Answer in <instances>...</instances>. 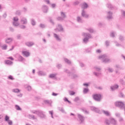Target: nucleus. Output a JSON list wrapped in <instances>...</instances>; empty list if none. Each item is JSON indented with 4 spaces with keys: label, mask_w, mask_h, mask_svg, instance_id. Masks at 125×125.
I'll return each mask as SVG.
<instances>
[{
    "label": "nucleus",
    "mask_w": 125,
    "mask_h": 125,
    "mask_svg": "<svg viewBox=\"0 0 125 125\" xmlns=\"http://www.w3.org/2000/svg\"><path fill=\"white\" fill-rule=\"evenodd\" d=\"M99 59H100L104 63H109L111 61L109 57L105 54L100 56Z\"/></svg>",
    "instance_id": "1"
},
{
    "label": "nucleus",
    "mask_w": 125,
    "mask_h": 125,
    "mask_svg": "<svg viewBox=\"0 0 125 125\" xmlns=\"http://www.w3.org/2000/svg\"><path fill=\"white\" fill-rule=\"evenodd\" d=\"M82 35L84 37L83 39V42L84 43H87L88 42L89 39H91V35L89 33H83Z\"/></svg>",
    "instance_id": "2"
},
{
    "label": "nucleus",
    "mask_w": 125,
    "mask_h": 125,
    "mask_svg": "<svg viewBox=\"0 0 125 125\" xmlns=\"http://www.w3.org/2000/svg\"><path fill=\"white\" fill-rule=\"evenodd\" d=\"M115 105L117 107H119V108H120V109H125V104L123 103L122 102H116L115 103Z\"/></svg>",
    "instance_id": "3"
},
{
    "label": "nucleus",
    "mask_w": 125,
    "mask_h": 125,
    "mask_svg": "<svg viewBox=\"0 0 125 125\" xmlns=\"http://www.w3.org/2000/svg\"><path fill=\"white\" fill-rule=\"evenodd\" d=\"M102 96L101 94H96L93 95V98L95 101H98V102H100L101 101V98Z\"/></svg>",
    "instance_id": "4"
},
{
    "label": "nucleus",
    "mask_w": 125,
    "mask_h": 125,
    "mask_svg": "<svg viewBox=\"0 0 125 125\" xmlns=\"http://www.w3.org/2000/svg\"><path fill=\"white\" fill-rule=\"evenodd\" d=\"M81 16L83 17V18H86L87 19L89 17V15L86 13V11L84 10H82L81 12Z\"/></svg>",
    "instance_id": "5"
},
{
    "label": "nucleus",
    "mask_w": 125,
    "mask_h": 125,
    "mask_svg": "<svg viewBox=\"0 0 125 125\" xmlns=\"http://www.w3.org/2000/svg\"><path fill=\"white\" fill-rule=\"evenodd\" d=\"M18 20L19 19L17 17H14L13 25L15 27H18V26H19L20 24L19 22H18Z\"/></svg>",
    "instance_id": "6"
},
{
    "label": "nucleus",
    "mask_w": 125,
    "mask_h": 125,
    "mask_svg": "<svg viewBox=\"0 0 125 125\" xmlns=\"http://www.w3.org/2000/svg\"><path fill=\"white\" fill-rule=\"evenodd\" d=\"M107 19L108 20H111L113 19V13L111 11H109L107 13Z\"/></svg>",
    "instance_id": "7"
},
{
    "label": "nucleus",
    "mask_w": 125,
    "mask_h": 125,
    "mask_svg": "<svg viewBox=\"0 0 125 125\" xmlns=\"http://www.w3.org/2000/svg\"><path fill=\"white\" fill-rule=\"evenodd\" d=\"M90 109L91 111H93L94 112H95L96 113H98L99 114H100L101 111L100 110H99V108L97 107H95V106H91Z\"/></svg>",
    "instance_id": "8"
},
{
    "label": "nucleus",
    "mask_w": 125,
    "mask_h": 125,
    "mask_svg": "<svg viewBox=\"0 0 125 125\" xmlns=\"http://www.w3.org/2000/svg\"><path fill=\"white\" fill-rule=\"evenodd\" d=\"M78 117L79 119L81 124H83V123L84 122V117L82 115L78 114Z\"/></svg>",
    "instance_id": "9"
},
{
    "label": "nucleus",
    "mask_w": 125,
    "mask_h": 125,
    "mask_svg": "<svg viewBox=\"0 0 125 125\" xmlns=\"http://www.w3.org/2000/svg\"><path fill=\"white\" fill-rule=\"evenodd\" d=\"M20 21L21 24H23L24 25H26L28 23V21L25 18H21Z\"/></svg>",
    "instance_id": "10"
},
{
    "label": "nucleus",
    "mask_w": 125,
    "mask_h": 125,
    "mask_svg": "<svg viewBox=\"0 0 125 125\" xmlns=\"http://www.w3.org/2000/svg\"><path fill=\"white\" fill-rule=\"evenodd\" d=\"M88 7V5L87 3L85 2H83L82 4V8L83 10H84V9H86Z\"/></svg>",
    "instance_id": "11"
},
{
    "label": "nucleus",
    "mask_w": 125,
    "mask_h": 125,
    "mask_svg": "<svg viewBox=\"0 0 125 125\" xmlns=\"http://www.w3.org/2000/svg\"><path fill=\"white\" fill-rule=\"evenodd\" d=\"M42 9L44 13H47V11L48 10V7L46 5H43L42 7Z\"/></svg>",
    "instance_id": "12"
},
{
    "label": "nucleus",
    "mask_w": 125,
    "mask_h": 125,
    "mask_svg": "<svg viewBox=\"0 0 125 125\" xmlns=\"http://www.w3.org/2000/svg\"><path fill=\"white\" fill-rule=\"evenodd\" d=\"M38 116H39L40 118H42V119H43V118H45V115L44 114H43V112L41 110H40L39 111V114H38Z\"/></svg>",
    "instance_id": "13"
},
{
    "label": "nucleus",
    "mask_w": 125,
    "mask_h": 125,
    "mask_svg": "<svg viewBox=\"0 0 125 125\" xmlns=\"http://www.w3.org/2000/svg\"><path fill=\"white\" fill-rule=\"evenodd\" d=\"M35 43L33 42H25V45H27V46H28V47H31V46H33Z\"/></svg>",
    "instance_id": "14"
},
{
    "label": "nucleus",
    "mask_w": 125,
    "mask_h": 125,
    "mask_svg": "<svg viewBox=\"0 0 125 125\" xmlns=\"http://www.w3.org/2000/svg\"><path fill=\"white\" fill-rule=\"evenodd\" d=\"M110 88L112 91H114V90H116L117 88H119V85L118 84H115L113 86H112L110 87Z\"/></svg>",
    "instance_id": "15"
},
{
    "label": "nucleus",
    "mask_w": 125,
    "mask_h": 125,
    "mask_svg": "<svg viewBox=\"0 0 125 125\" xmlns=\"http://www.w3.org/2000/svg\"><path fill=\"white\" fill-rule=\"evenodd\" d=\"M77 21L78 23H83V18L82 17L78 16L77 18Z\"/></svg>",
    "instance_id": "16"
},
{
    "label": "nucleus",
    "mask_w": 125,
    "mask_h": 125,
    "mask_svg": "<svg viewBox=\"0 0 125 125\" xmlns=\"http://www.w3.org/2000/svg\"><path fill=\"white\" fill-rule=\"evenodd\" d=\"M110 124H112V125H116L117 124V122L116 121V120L114 118H111L110 119Z\"/></svg>",
    "instance_id": "17"
},
{
    "label": "nucleus",
    "mask_w": 125,
    "mask_h": 125,
    "mask_svg": "<svg viewBox=\"0 0 125 125\" xmlns=\"http://www.w3.org/2000/svg\"><path fill=\"white\" fill-rule=\"evenodd\" d=\"M102 112H103V113L105 115L107 116V117H109L110 116H111V114L110 113V112H109V111H105L104 110H102Z\"/></svg>",
    "instance_id": "18"
},
{
    "label": "nucleus",
    "mask_w": 125,
    "mask_h": 125,
    "mask_svg": "<svg viewBox=\"0 0 125 125\" xmlns=\"http://www.w3.org/2000/svg\"><path fill=\"white\" fill-rule=\"evenodd\" d=\"M22 54H23L24 56H25V57H29V56H30V53L28 51H22Z\"/></svg>",
    "instance_id": "19"
},
{
    "label": "nucleus",
    "mask_w": 125,
    "mask_h": 125,
    "mask_svg": "<svg viewBox=\"0 0 125 125\" xmlns=\"http://www.w3.org/2000/svg\"><path fill=\"white\" fill-rule=\"evenodd\" d=\"M40 110H31V113H32V114H35L36 115H37V116H39V114H40Z\"/></svg>",
    "instance_id": "20"
},
{
    "label": "nucleus",
    "mask_w": 125,
    "mask_h": 125,
    "mask_svg": "<svg viewBox=\"0 0 125 125\" xmlns=\"http://www.w3.org/2000/svg\"><path fill=\"white\" fill-rule=\"evenodd\" d=\"M55 30L56 31L58 30V31H60V32H62L63 31V27H62V25L59 24L58 28L56 29Z\"/></svg>",
    "instance_id": "21"
},
{
    "label": "nucleus",
    "mask_w": 125,
    "mask_h": 125,
    "mask_svg": "<svg viewBox=\"0 0 125 125\" xmlns=\"http://www.w3.org/2000/svg\"><path fill=\"white\" fill-rule=\"evenodd\" d=\"M54 37L58 42H61V39H60V38L57 34L54 33Z\"/></svg>",
    "instance_id": "22"
},
{
    "label": "nucleus",
    "mask_w": 125,
    "mask_h": 125,
    "mask_svg": "<svg viewBox=\"0 0 125 125\" xmlns=\"http://www.w3.org/2000/svg\"><path fill=\"white\" fill-rule=\"evenodd\" d=\"M28 118L29 119H32V120H37V117L35 116L34 115H28Z\"/></svg>",
    "instance_id": "23"
},
{
    "label": "nucleus",
    "mask_w": 125,
    "mask_h": 125,
    "mask_svg": "<svg viewBox=\"0 0 125 125\" xmlns=\"http://www.w3.org/2000/svg\"><path fill=\"white\" fill-rule=\"evenodd\" d=\"M38 74L39 76H45L46 75V73L42 71H39Z\"/></svg>",
    "instance_id": "24"
},
{
    "label": "nucleus",
    "mask_w": 125,
    "mask_h": 125,
    "mask_svg": "<svg viewBox=\"0 0 125 125\" xmlns=\"http://www.w3.org/2000/svg\"><path fill=\"white\" fill-rule=\"evenodd\" d=\"M12 41H13V38H8L6 40L5 42L6 43H10Z\"/></svg>",
    "instance_id": "25"
},
{
    "label": "nucleus",
    "mask_w": 125,
    "mask_h": 125,
    "mask_svg": "<svg viewBox=\"0 0 125 125\" xmlns=\"http://www.w3.org/2000/svg\"><path fill=\"white\" fill-rule=\"evenodd\" d=\"M5 63L7 65H12L13 62L12 61H11L6 60V61H5Z\"/></svg>",
    "instance_id": "26"
},
{
    "label": "nucleus",
    "mask_w": 125,
    "mask_h": 125,
    "mask_svg": "<svg viewBox=\"0 0 125 125\" xmlns=\"http://www.w3.org/2000/svg\"><path fill=\"white\" fill-rule=\"evenodd\" d=\"M56 76H57V74H51L49 76V78H50V79H53V78H55Z\"/></svg>",
    "instance_id": "27"
},
{
    "label": "nucleus",
    "mask_w": 125,
    "mask_h": 125,
    "mask_svg": "<svg viewBox=\"0 0 125 125\" xmlns=\"http://www.w3.org/2000/svg\"><path fill=\"white\" fill-rule=\"evenodd\" d=\"M64 62H65V63H66L67 64H68L69 65H70V64H71V61L67 58H64Z\"/></svg>",
    "instance_id": "28"
},
{
    "label": "nucleus",
    "mask_w": 125,
    "mask_h": 125,
    "mask_svg": "<svg viewBox=\"0 0 125 125\" xmlns=\"http://www.w3.org/2000/svg\"><path fill=\"white\" fill-rule=\"evenodd\" d=\"M94 69L96 71H97V72H100V71H101V68H100V67L95 66L94 67Z\"/></svg>",
    "instance_id": "29"
},
{
    "label": "nucleus",
    "mask_w": 125,
    "mask_h": 125,
    "mask_svg": "<svg viewBox=\"0 0 125 125\" xmlns=\"http://www.w3.org/2000/svg\"><path fill=\"white\" fill-rule=\"evenodd\" d=\"M25 87L27 89V90L28 91H30V90H32V87L30 85H25Z\"/></svg>",
    "instance_id": "30"
},
{
    "label": "nucleus",
    "mask_w": 125,
    "mask_h": 125,
    "mask_svg": "<svg viewBox=\"0 0 125 125\" xmlns=\"http://www.w3.org/2000/svg\"><path fill=\"white\" fill-rule=\"evenodd\" d=\"M13 92H15V93H18V92H20V90L19 89L16 88V89H13L12 90Z\"/></svg>",
    "instance_id": "31"
},
{
    "label": "nucleus",
    "mask_w": 125,
    "mask_h": 125,
    "mask_svg": "<svg viewBox=\"0 0 125 125\" xmlns=\"http://www.w3.org/2000/svg\"><path fill=\"white\" fill-rule=\"evenodd\" d=\"M88 89L86 88H84L83 90V93L84 94H86V93H87V92H88Z\"/></svg>",
    "instance_id": "32"
},
{
    "label": "nucleus",
    "mask_w": 125,
    "mask_h": 125,
    "mask_svg": "<svg viewBox=\"0 0 125 125\" xmlns=\"http://www.w3.org/2000/svg\"><path fill=\"white\" fill-rule=\"evenodd\" d=\"M15 107V109L17 110V111H21L22 110V109H21L20 108V106H19V105H16Z\"/></svg>",
    "instance_id": "33"
},
{
    "label": "nucleus",
    "mask_w": 125,
    "mask_h": 125,
    "mask_svg": "<svg viewBox=\"0 0 125 125\" xmlns=\"http://www.w3.org/2000/svg\"><path fill=\"white\" fill-rule=\"evenodd\" d=\"M61 15L62 17L63 18V19H65V18H66V15L65 14V13L61 12Z\"/></svg>",
    "instance_id": "34"
},
{
    "label": "nucleus",
    "mask_w": 125,
    "mask_h": 125,
    "mask_svg": "<svg viewBox=\"0 0 125 125\" xmlns=\"http://www.w3.org/2000/svg\"><path fill=\"white\" fill-rule=\"evenodd\" d=\"M49 115H51L52 119H54V117H53V110L49 111Z\"/></svg>",
    "instance_id": "35"
},
{
    "label": "nucleus",
    "mask_w": 125,
    "mask_h": 125,
    "mask_svg": "<svg viewBox=\"0 0 125 125\" xmlns=\"http://www.w3.org/2000/svg\"><path fill=\"white\" fill-rule=\"evenodd\" d=\"M31 23L32 26H35V25H36V21H35V20L32 19L31 21Z\"/></svg>",
    "instance_id": "36"
},
{
    "label": "nucleus",
    "mask_w": 125,
    "mask_h": 125,
    "mask_svg": "<svg viewBox=\"0 0 125 125\" xmlns=\"http://www.w3.org/2000/svg\"><path fill=\"white\" fill-rule=\"evenodd\" d=\"M18 60H19V61L22 62V61H24V58H23L22 56H20L19 57Z\"/></svg>",
    "instance_id": "37"
},
{
    "label": "nucleus",
    "mask_w": 125,
    "mask_h": 125,
    "mask_svg": "<svg viewBox=\"0 0 125 125\" xmlns=\"http://www.w3.org/2000/svg\"><path fill=\"white\" fill-rule=\"evenodd\" d=\"M107 7H108V8H109L110 9H112V8H113V5H112V4H111L110 3H108L106 5Z\"/></svg>",
    "instance_id": "38"
},
{
    "label": "nucleus",
    "mask_w": 125,
    "mask_h": 125,
    "mask_svg": "<svg viewBox=\"0 0 125 125\" xmlns=\"http://www.w3.org/2000/svg\"><path fill=\"white\" fill-rule=\"evenodd\" d=\"M87 30L88 31V32H89V33H94V30L91 28H89L87 29Z\"/></svg>",
    "instance_id": "39"
},
{
    "label": "nucleus",
    "mask_w": 125,
    "mask_h": 125,
    "mask_svg": "<svg viewBox=\"0 0 125 125\" xmlns=\"http://www.w3.org/2000/svg\"><path fill=\"white\" fill-rule=\"evenodd\" d=\"M105 124L107 125H109L110 124H111V121L108 119H106L105 121Z\"/></svg>",
    "instance_id": "40"
},
{
    "label": "nucleus",
    "mask_w": 125,
    "mask_h": 125,
    "mask_svg": "<svg viewBox=\"0 0 125 125\" xmlns=\"http://www.w3.org/2000/svg\"><path fill=\"white\" fill-rule=\"evenodd\" d=\"M59 111H61L62 113H65V110L62 107H58Z\"/></svg>",
    "instance_id": "41"
},
{
    "label": "nucleus",
    "mask_w": 125,
    "mask_h": 125,
    "mask_svg": "<svg viewBox=\"0 0 125 125\" xmlns=\"http://www.w3.org/2000/svg\"><path fill=\"white\" fill-rule=\"evenodd\" d=\"M93 74L95 75L96 77H98V76H100V75H101V73L100 72L97 73V72H94Z\"/></svg>",
    "instance_id": "42"
},
{
    "label": "nucleus",
    "mask_w": 125,
    "mask_h": 125,
    "mask_svg": "<svg viewBox=\"0 0 125 125\" xmlns=\"http://www.w3.org/2000/svg\"><path fill=\"white\" fill-rule=\"evenodd\" d=\"M2 49L5 50L7 48V45H3L2 46H1Z\"/></svg>",
    "instance_id": "43"
},
{
    "label": "nucleus",
    "mask_w": 125,
    "mask_h": 125,
    "mask_svg": "<svg viewBox=\"0 0 125 125\" xmlns=\"http://www.w3.org/2000/svg\"><path fill=\"white\" fill-rule=\"evenodd\" d=\"M64 72L65 73H67V74H68V75L69 76H70V74H71V72H70V71H69V70H68V69H64Z\"/></svg>",
    "instance_id": "44"
},
{
    "label": "nucleus",
    "mask_w": 125,
    "mask_h": 125,
    "mask_svg": "<svg viewBox=\"0 0 125 125\" xmlns=\"http://www.w3.org/2000/svg\"><path fill=\"white\" fill-rule=\"evenodd\" d=\"M115 35H116V33L114 32H111L110 33V37H112V38H114Z\"/></svg>",
    "instance_id": "45"
},
{
    "label": "nucleus",
    "mask_w": 125,
    "mask_h": 125,
    "mask_svg": "<svg viewBox=\"0 0 125 125\" xmlns=\"http://www.w3.org/2000/svg\"><path fill=\"white\" fill-rule=\"evenodd\" d=\"M39 26L40 27V28H42V29H43L44 28H45V27H46L45 25H44L42 23H41L40 24Z\"/></svg>",
    "instance_id": "46"
},
{
    "label": "nucleus",
    "mask_w": 125,
    "mask_h": 125,
    "mask_svg": "<svg viewBox=\"0 0 125 125\" xmlns=\"http://www.w3.org/2000/svg\"><path fill=\"white\" fill-rule=\"evenodd\" d=\"M57 19L58 21H63V20H64V19L61 17H58Z\"/></svg>",
    "instance_id": "47"
},
{
    "label": "nucleus",
    "mask_w": 125,
    "mask_h": 125,
    "mask_svg": "<svg viewBox=\"0 0 125 125\" xmlns=\"http://www.w3.org/2000/svg\"><path fill=\"white\" fill-rule=\"evenodd\" d=\"M115 116L117 118H120L121 117V114L119 112L115 113Z\"/></svg>",
    "instance_id": "48"
},
{
    "label": "nucleus",
    "mask_w": 125,
    "mask_h": 125,
    "mask_svg": "<svg viewBox=\"0 0 125 125\" xmlns=\"http://www.w3.org/2000/svg\"><path fill=\"white\" fill-rule=\"evenodd\" d=\"M83 113H84V114H89L88 111L86 110V109H83Z\"/></svg>",
    "instance_id": "49"
},
{
    "label": "nucleus",
    "mask_w": 125,
    "mask_h": 125,
    "mask_svg": "<svg viewBox=\"0 0 125 125\" xmlns=\"http://www.w3.org/2000/svg\"><path fill=\"white\" fill-rule=\"evenodd\" d=\"M5 122H8V121H9V117H8V116L6 115L5 117Z\"/></svg>",
    "instance_id": "50"
},
{
    "label": "nucleus",
    "mask_w": 125,
    "mask_h": 125,
    "mask_svg": "<svg viewBox=\"0 0 125 125\" xmlns=\"http://www.w3.org/2000/svg\"><path fill=\"white\" fill-rule=\"evenodd\" d=\"M107 70L108 71V72H109L110 73H112L114 70L113 69V68H108L107 69Z\"/></svg>",
    "instance_id": "51"
},
{
    "label": "nucleus",
    "mask_w": 125,
    "mask_h": 125,
    "mask_svg": "<svg viewBox=\"0 0 125 125\" xmlns=\"http://www.w3.org/2000/svg\"><path fill=\"white\" fill-rule=\"evenodd\" d=\"M122 15H123L125 18V11L124 10L121 11Z\"/></svg>",
    "instance_id": "52"
},
{
    "label": "nucleus",
    "mask_w": 125,
    "mask_h": 125,
    "mask_svg": "<svg viewBox=\"0 0 125 125\" xmlns=\"http://www.w3.org/2000/svg\"><path fill=\"white\" fill-rule=\"evenodd\" d=\"M9 125H12V121L11 120H8L7 121Z\"/></svg>",
    "instance_id": "53"
},
{
    "label": "nucleus",
    "mask_w": 125,
    "mask_h": 125,
    "mask_svg": "<svg viewBox=\"0 0 125 125\" xmlns=\"http://www.w3.org/2000/svg\"><path fill=\"white\" fill-rule=\"evenodd\" d=\"M105 44L107 46H109V45H110V42L106 41L105 42Z\"/></svg>",
    "instance_id": "54"
},
{
    "label": "nucleus",
    "mask_w": 125,
    "mask_h": 125,
    "mask_svg": "<svg viewBox=\"0 0 125 125\" xmlns=\"http://www.w3.org/2000/svg\"><path fill=\"white\" fill-rule=\"evenodd\" d=\"M16 14H17V15H20L21 14V11H17L16 12Z\"/></svg>",
    "instance_id": "55"
},
{
    "label": "nucleus",
    "mask_w": 125,
    "mask_h": 125,
    "mask_svg": "<svg viewBox=\"0 0 125 125\" xmlns=\"http://www.w3.org/2000/svg\"><path fill=\"white\" fill-rule=\"evenodd\" d=\"M75 92L74 91H70L69 92V94L70 95H75Z\"/></svg>",
    "instance_id": "56"
},
{
    "label": "nucleus",
    "mask_w": 125,
    "mask_h": 125,
    "mask_svg": "<svg viewBox=\"0 0 125 125\" xmlns=\"http://www.w3.org/2000/svg\"><path fill=\"white\" fill-rule=\"evenodd\" d=\"M20 27L21 28V29H25L26 28V26L24 25H21L20 26Z\"/></svg>",
    "instance_id": "57"
},
{
    "label": "nucleus",
    "mask_w": 125,
    "mask_h": 125,
    "mask_svg": "<svg viewBox=\"0 0 125 125\" xmlns=\"http://www.w3.org/2000/svg\"><path fill=\"white\" fill-rule=\"evenodd\" d=\"M80 67H84L85 65L83 62H80Z\"/></svg>",
    "instance_id": "58"
},
{
    "label": "nucleus",
    "mask_w": 125,
    "mask_h": 125,
    "mask_svg": "<svg viewBox=\"0 0 125 125\" xmlns=\"http://www.w3.org/2000/svg\"><path fill=\"white\" fill-rule=\"evenodd\" d=\"M8 79H9L10 80H14V78L11 75H10L8 76Z\"/></svg>",
    "instance_id": "59"
},
{
    "label": "nucleus",
    "mask_w": 125,
    "mask_h": 125,
    "mask_svg": "<svg viewBox=\"0 0 125 125\" xmlns=\"http://www.w3.org/2000/svg\"><path fill=\"white\" fill-rule=\"evenodd\" d=\"M124 37H123L122 36H120V37H119V40L120 41H123V40H124Z\"/></svg>",
    "instance_id": "60"
},
{
    "label": "nucleus",
    "mask_w": 125,
    "mask_h": 125,
    "mask_svg": "<svg viewBox=\"0 0 125 125\" xmlns=\"http://www.w3.org/2000/svg\"><path fill=\"white\" fill-rule=\"evenodd\" d=\"M56 6V4L55 3H53L51 4V7L52 8H55V7Z\"/></svg>",
    "instance_id": "61"
},
{
    "label": "nucleus",
    "mask_w": 125,
    "mask_h": 125,
    "mask_svg": "<svg viewBox=\"0 0 125 125\" xmlns=\"http://www.w3.org/2000/svg\"><path fill=\"white\" fill-rule=\"evenodd\" d=\"M9 30L11 32H14V28H13V27H10L9 28Z\"/></svg>",
    "instance_id": "62"
},
{
    "label": "nucleus",
    "mask_w": 125,
    "mask_h": 125,
    "mask_svg": "<svg viewBox=\"0 0 125 125\" xmlns=\"http://www.w3.org/2000/svg\"><path fill=\"white\" fill-rule=\"evenodd\" d=\"M119 122H124V119L120 117H119Z\"/></svg>",
    "instance_id": "63"
},
{
    "label": "nucleus",
    "mask_w": 125,
    "mask_h": 125,
    "mask_svg": "<svg viewBox=\"0 0 125 125\" xmlns=\"http://www.w3.org/2000/svg\"><path fill=\"white\" fill-rule=\"evenodd\" d=\"M124 96H125V95H124V94H123V93H120L119 94V97H124Z\"/></svg>",
    "instance_id": "64"
}]
</instances>
